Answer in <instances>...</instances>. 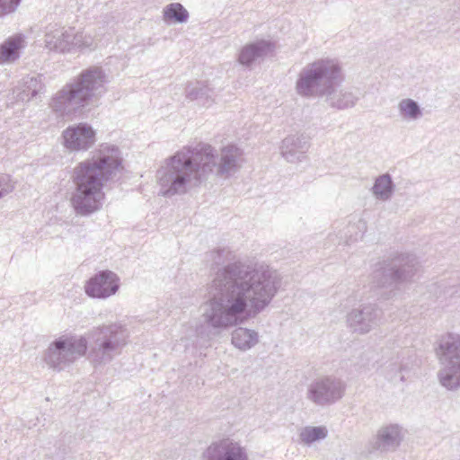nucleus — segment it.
<instances>
[{
  "instance_id": "f257e3e1",
  "label": "nucleus",
  "mask_w": 460,
  "mask_h": 460,
  "mask_svg": "<svg viewBox=\"0 0 460 460\" xmlns=\"http://www.w3.org/2000/svg\"><path fill=\"white\" fill-rule=\"evenodd\" d=\"M282 283L279 271L264 262L234 261L218 268L208 288L195 341L182 338L191 353L210 347L213 335L238 326L263 312L278 294Z\"/></svg>"
},
{
  "instance_id": "f03ea898",
  "label": "nucleus",
  "mask_w": 460,
  "mask_h": 460,
  "mask_svg": "<svg viewBox=\"0 0 460 460\" xmlns=\"http://www.w3.org/2000/svg\"><path fill=\"white\" fill-rule=\"evenodd\" d=\"M243 161V150L234 145L223 147L219 155L205 143L184 146L166 158L157 170L159 194L164 197L185 194L205 181L214 169L217 176L228 178L240 170Z\"/></svg>"
},
{
  "instance_id": "7ed1b4c3",
  "label": "nucleus",
  "mask_w": 460,
  "mask_h": 460,
  "mask_svg": "<svg viewBox=\"0 0 460 460\" xmlns=\"http://www.w3.org/2000/svg\"><path fill=\"white\" fill-rule=\"evenodd\" d=\"M129 341V331L121 322L93 327L86 336L61 335L51 341L43 353L49 368L60 372L85 355L94 367L105 366L121 355Z\"/></svg>"
},
{
  "instance_id": "20e7f679",
  "label": "nucleus",
  "mask_w": 460,
  "mask_h": 460,
  "mask_svg": "<svg viewBox=\"0 0 460 460\" xmlns=\"http://www.w3.org/2000/svg\"><path fill=\"white\" fill-rule=\"evenodd\" d=\"M123 169L119 148L111 144H102L92 156L78 163L73 169L71 181L74 189L70 205L75 215L89 217L102 208L103 187Z\"/></svg>"
},
{
  "instance_id": "39448f33",
  "label": "nucleus",
  "mask_w": 460,
  "mask_h": 460,
  "mask_svg": "<svg viewBox=\"0 0 460 460\" xmlns=\"http://www.w3.org/2000/svg\"><path fill=\"white\" fill-rule=\"evenodd\" d=\"M344 80L341 63L336 58H323L305 66L296 81V92L304 98H324L332 108H352L359 97L357 89L341 86Z\"/></svg>"
},
{
  "instance_id": "423d86ee",
  "label": "nucleus",
  "mask_w": 460,
  "mask_h": 460,
  "mask_svg": "<svg viewBox=\"0 0 460 460\" xmlns=\"http://www.w3.org/2000/svg\"><path fill=\"white\" fill-rule=\"evenodd\" d=\"M106 82L107 77L102 67L84 69L53 94L49 107L60 117L80 113L93 100L105 93Z\"/></svg>"
},
{
  "instance_id": "0eeeda50",
  "label": "nucleus",
  "mask_w": 460,
  "mask_h": 460,
  "mask_svg": "<svg viewBox=\"0 0 460 460\" xmlns=\"http://www.w3.org/2000/svg\"><path fill=\"white\" fill-rule=\"evenodd\" d=\"M418 259L410 253H401L376 265L372 275V284L376 288H390V293L398 285L411 279L418 270Z\"/></svg>"
},
{
  "instance_id": "6e6552de",
  "label": "nucleus",
  "mask_w": 460,
  "mask_h": 460,
  "mask_svg": "<svg viewBox=\"0 0 460 460\" xmlns=\"http://www.w3.org/2000/svg\"><path fill=\"white\" fill-rule=\"evenodd\" d=\"M441 368L438 373L440 385L447 390L460 388V335L447 333L438 344Z\"/></svg>"
},
{
  "instance_id": "1a4fd4ad",
  "label": "nucleus",
  "mask_w": 460,
  "mask_h": 460,
  "mask_svg": "<svg viewBox=\"0 0 460 460\" xmlns=\"http://www.w3.org/2000/svg\"><path fill=\"white\" fill-rule=\"evenodd\" d=\"M45 47L58 53H70L92 49L94 40L91 35L76 32L75 28L49 25L44 36Z\"/></svg>"
},
{
  "instance_id": "9d476101",
  "label": "nucleus",
  "mask_w": 460,
  "mask_h": 460,
  "mask_svg": "<svg viewBox=\"0 0 460 460\" xmlns=\"http://www.w3.org/2000/svg\"><path fill=\"white\" fill-rule=\"evenodd\" d=\"M345 390L346 384L342 379L334 376H323L308 385L306 399L317 406L324 407L340 401Z\"/></svg>"
},
{
  "instance_id": "9b49d317",
  "label": "nucleus",
  "mask_w": 460,
  "mask_h": 460,
  "mask_svg": "<svg viewBox=\"0 0 460 460\" xmlns=\"http://www.w3.org/2000/svg\"><path fill=\"white\" fill-rule=\"evenodd\" d=\"M382 319V309L375 303H366L349 311L346 323L351 332L364 335L376 328Z\"/></svg>"
},
{
  "instance_id": "f8f14e48",
  "label": "nucleus",
  "mask_w": 460,
  "mask_h": 460,
  "mask_svg": "<svg viewBox=\"0 0 460 460\" xmlns=\"http://www.w3.org/2000/svg\"><path fill=\"white\" fill-rule=\"evenodd\" d=\"M120 287L119 276L109 270H100L84 285L85 294L92 298L106 299L115 295Z\"/></svg>"
},
{
  "instance_id": "ddd939ff",
  "label": "nucleus",
  "mask_w": 460,
  "mask_h": 460,
  "mask_svg": "<svg viewBox=\"0 0 460 460\" xmlns=\"http://www.w3.org/2000/svg\"><path fill=\"white\" fill-rule=\"evenodd\" d=\"M200 460H249L246 449L230 438L211 443L202 453Z\"/></svg>"
},
{
  "instance_id": "4468645a",
  "label": "nucleus",
  "mask_w": 460,
  "mask_h": 460,
  "mask_svg": "<svg viewBox=\"0 0 460 460\" xmlns=\"http://www.w3.org/2000/svg\"><path fill=\"white\" fill-rule=\"evenodd\" d=\"M64 146L70 151L88 150L96 141L94 129L87 123L69 126L63 131Z\"/></svg>"
},
{
  "instance_id": "2eb2a0df",
  "label": "nucleus",
  "mask_w": 460,
  "mask_h": 460,
  "mask_svg": "<svg viewBox=\"0 0 460 460\" xmlns=\"http://www.w3.org/2000/svg\"><path fill=\"white\" fill-rule=\"evenodd\" d=\"M308 138L304 135H291L282 140L281 155L289 163L301 162L309 148Z\"/></svg>"
},
{
  "instance_id": "dca6fc26",
  "label": "nucleus",
  "mask_w": 460,
  "mask_h": 460,
  "mask_svg": "<svg viewBox=\"0 0 460 460\" xmlns=\"http://www.w3.org/2000/svg\"><path fill=\"white\" fill-rule=\"evenodd\" d=\"M44 92L45 85L41 75H27L22 79L19 85L14 89L13 93L16 94L17 101L27 102Z\"/></svg>"
},
{
  "instance_id": "f3484780",
  "label": "nucleus",
  "mask_w": 460,
  "mask_h": 460,
  "mask_svg": "<svg viewBox=\"0 0 460 460\" xmlns=\"http://www.w3.org/2000/svg\"><path fill=\"white\" fill-rule=\"evenodd\" d=\"M272 50V44L269 40H261L245 45L242 48L238 60L240 64L250 66L257 60L263 58Z\"/></svg>"
},
{
  "instance_id": "a211bd4d",
  "label": "nucleus",
  "mask_w": 460,
  "mask_h": 460,
  "mask_svg": "<svg viewBox=\"0 0 460 460\" xmlns=\"http://www.w3.org/2000/svg\"><path fill=\"white\" fill-rule=\"evenodd\" d=\"M26 47L25 37L15 34L0 44V64H12L21 57V51Z\"/></svg>"
},
{
  "instance_id": "6ab92c4d",
  "label": "nucleus",
  "mask_w": 460,
  "mask_h": 460,
  "mask_svg": "<svg viewBox=\"0 0 460 460\" xmlns=\"http://www.w3.org/2000/svg\"><path fill=\"white\" fill-rule=\"evenodd\" d=\"M402 439V427L398 424H390L379 429L376 447L381 451H392L399 447Z\"/></svg>"
},
{
  "instance_id": "aec40b11",
  "label": "nucleus",
  "mask_w": 460,
  "mask_h": 460,
  "mask_svg": "<svg viewBox=\"0 0 460 460\" xmlns=\"http://www.w3.org/2000/svg\"><path fill=\"white\" fill-rule=\"evenodd\" d=\"M259 341V332L252 329L239 326L231 333L233 346L243 352L254 348Z\"/></svg>"
},
{
  "instance_id": "412c9836",
  "label": "nucleus",
  "mask_w": 460,
  "mask_h": 460,
  "mask_svg": "<svg viewBox=\"0 0 460 460\" xmlns=\"http://www.w3.org/2000/svg\"><path fill=\"white\" fill-rule=\"evenodd\" d=\"M367 231V223L365 220L358 218L355 222H349L339 234L335 235L338 239V244H349L357 242L363 237Z\"/></svg>"
},
{
  "instance_id": "4be33fe9",
  "label": "nucleus",
  "mask_w": 460,
  "mask_h": 460,
  "mask_svg": "<svg viewBox=\"0 0 460 460\" xmlns=\"http://www.w3.org/2000/svg\"><path fill=\"white\" fill-rule=\"evenodd\" d=\"M212 96V89L201 82L190 83L186 87V97L200 105L209 106L213 102Z\"/></svg>"
},
{
  "instance_id": "5701e85b",
  "label": "nucleus",
  "mask_w": 460,
  "mask_h": 460,
  "mask_svg": "<svg viewBox=\"0 0 460 460\" xmlns=\"http://www.w3.org/2000/svg\"><path fill=\"white\" fill-rule=\"evenodd\" d=\"M395 190V185L389 173H384L376 178L373 187L371 188L372 194L381 201L389 200Z\"/></svg>"
},
{
  "instance_id": "b1692460",
  "label": "nucleus",
  "mask_w": 460,
  "mask_h": 460,
  "mask_svg": "<svg viewBox=\"0 0 460 460\" xmlns=\"http://www.w3.org/2000/svg\"><path fill=\"white\" fill-rule=\"evenodd\" d=\"M398 111L401 118L406 121H416L423 116L420 104L410 98H405L399 102Z\"/></svg>"
},
{
  "instance_id": "393cba45",
  "label": "nucleus",
  "mask_w": 460,
  "mask_h": 460,
  "mask_svg": "<svg viewBox=\"0 0 460 460\" xmlns=\"http://www.w3.org/2000/svg\"><path fill=\"white\" fill-rule=\"evenodd\" d=\"M189 19V13L180 3H172L164 8V20L171 23H183Z\"/></svg>"
},
{
  "instance_id": "a878e982",
  "label": "nucleus",
  "mask_w": 460,
  "mask_h": 460,
  "mask_svg": "<svg viewBox=\"0 0 460 460\" xmlns=\"http://www.w3.org/2000/svg\"><path fill=\"white\" fill-rule=\"evenodd\" d=\"M328 435V430L324 426H306L299 433L301 443L310 446L315 441L324 439Z\"/></svg>"
},
{
  "instance_id": "bb28decb",
  "label": "nucleus",
  "mask_w": 460,
  "mask_h": 460,
  "mask_svg": "<svg viewBox=\"0 0 460 460\" xmlns=\"http://www.w3.org/2000/svg\"><path fill=\"white\" fill-rule=\"evenodd\" d=\"M403 370L402 366L397 362H391L385 367V375L387 379L393 382H396L397 380L403 382L404 376L402 374Z\"/></svg>"
},
{
  "instance_id": "cd10ccee",
  "label": "nucleus",
  "mask_w": 460,
  "mask_h": 460,
  "mask_svg": "<svg viewBox=\"0 0 460 460\" xmlns=\"http://www.w3.org/2000/svg\"><path fill=\"white\" fill-rule=\"evenodd\" d=\"M228 251L225 248H217L210 251L206 254V261L211 266H219L223 264L227 259Z\"/></svg>"
},
{
  "instance_id": "c85d7f7f",
  "label": "nucleus",
  "mask_w": 460,
  "mask_h": 460,
  "mask_svg": "<svg viewBox=\"0 0 460 460\" xmlns=\"http://www.w3.org/2000/svg\"><path fill=\"white\" fill-rule=\"evenodd\" d=\"M21 0H0V18L16 11Z\"/></svg>"
},
{
  "instance_id": "c756f323",
  "label": "nucleus",
  "mask_w": 460,
  "mask_h": 460,
  "mask_svg": "<svg viewBox=\"0 0 460 460\" xmlns=\"http://www.w3.org/2000/svg\"><path fill=\"white\" fill-rule=\"evenodd\" d=\"M13 184L7 174H0V199L13 190Z\"/></svg>"
}]
</instances>
